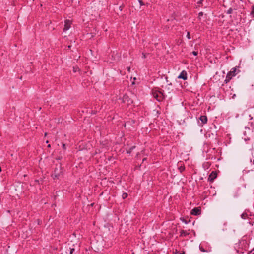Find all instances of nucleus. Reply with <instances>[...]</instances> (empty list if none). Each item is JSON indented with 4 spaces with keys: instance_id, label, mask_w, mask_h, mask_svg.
Listing matches in <instances>:
<instances>
[{
    "instance_id": "obj_6",
    "label": "nucleus",
    "mask_w": 254,
    "mask_h": 254,
    "mask_svg": "<svg viewBox=\"0 0 254 254\" xmlns=\"http://www.w3.org/2000/svg\"><path fill=\"white\" fill-rule=\"evenodd\" d=\"M178 78L179 79H182L184 80H186L187 79V74L186 72L185 71H182L180 75L178 76Z\"/></svg>"
},
{
    "instance_id": "obj_23",
    "label": "nucleus",
    "mask_w": 254,
    "mask_h": 254,
    "mask_svg": "<svg viewBox=\"0 0 254 254\" xmlns=\"http://www.w3.org/2000/svg\"><path fill=\"white\" fill-rule=\"evenodd\" d=\"M203 15V12H200L199 13V15H198V17L200 18V16H202Z\"/></svg>"
},
{
    "instance_id": "obj_17",
    "label": "nucleus",
    "mask_w": 254,
    "mask_h": 254,
    "mask_svg": "<svg viewBox=\"0 0 254 254\" xmlns=\"http://www.w3.org/2000/svg\"><path fill=\"white\" fill-rule=\"evenodd\" d=\"M74 251V248H70V253L69 254H72L73 251Z\"/></svg>"
},
{
    "instance_id": "obj_14",
    "label": "nucleus",
    "mask_w": 254,
    "mask_h": 254,
    "mask_svg": "<svg viewBox=\"0 0 254 254\" xmlns=\"http://www.w3.org/2000/svg\"><path fill=\"white\" fill-rule=\"evenodd\" d=\"M127 197V193H123L122 194V197L123 199H125Z\"/></svg>"
},
{
    "instance_id": "obj_4",
    "label": "nucleus",
    "mask_w": 254,
    "mask_h": 254,
    "mask_svg": "<svg viewBox=\"0 0 254 254\" xmlns=\"http://www.w3.org/2000/svg\"><path fill=\"white\" fill-rule=\"evenodd\" d=\"M152 94L153 97L158 101H161L163 99V94L160 92H154Z\"/></svg>"
},
{
    "instance_id": "obj_19",
    "label": "nucleus",
    "mask_w": 254,
    "mask_h": 254,
    "mask_svg": "<svg viewBox=\"0 0 254 254\" xmlns=\"http://www.w3.org/2000/svg\"><path fill=\"white\" fill-rule=\"evenodd\" d=\"M192 54H193V55H194V56H197V54H198V52H196V51H193V52H192Z\"/></svg>"
},
{
    "instance_id": "obj_29",
    "label": "nucleus",
    "mask_w": 254,
    "mask_h": 254,
    "mask_svg": "<svg viewBox=\"0 0 254 254\" xmlns=\"http://www.w3.org/2000/svg\"><path fill=\"white\" fill-rule=\"evenodd\" d=\"M1 171V167H0V172Z\"/></svg>"
},
{
    "instance_id": "obj_26",
    "label": "nucleus",
    "mask_w": 254,
    "mask_h": 254,
    "mask_svg": "<svg viewBox=\"0 0 254 254\" xmlns=\"http://www.w3.org/2000/svg\"><path fill=\"white\" fill-rule=\"evenodd\" d=\"M200 250H201L202 252H205V251L203 249H202L201 248H200Z\"/></svg>"
},
{
    "instance_id": "obj_21",
    "label": "nucleus",
    "mask_w": 254,
    "mask_h": 254,
    "mask_svg": "<svg viewBox=\"0 0 254 254\" xmlns=\"http://www.w3.org/2000/svg\"><path fill=\"white\" fill-rule=\"evenodd\" d=\"M62 147H63V149L64 150H65L66 149V147H65V144H63Z\"/></svg>"
},
{
    "instance_id": "obj_8",
    "label": "nucleus",
    "mask_w": 254,
    "mask_h": 254,
    "mask_svg": "<svg viewBox=\"0 0 254 254\" xmlns=\"http://www.w3.org/2000/svg\"><path fill=\"white\" fill-rule=\"evenodd\" d=\"M200 213V210L198 208H194L191 210V214L193 215H197Z\"/></svg>"
},
{
    "instance_id": "obj_7",
    "label": "nucleus",
    "mask_w": 254,
    "mask_h": 254,
    "mask_svg": "<svg viewBox=\"0 0 254 254\" xmlns=\"http://www.w3.org/2000/svg\"><path fill=\"white\" fill-rule=\"evenodd\" d=\"M216 173L214 172H212L209 176L208 180L210 182H212L216 178Z\"/></svg>"
},
{
    "instance_id": "obj_10",
    "label": "nucleus",
    "mask_w": 254,
    "mask_h": 254,
    "mask_svg": "<svg viewBox=\"0 0 254 254\" xmlns=\"http://www.w3.org/2000/svg\"><path fill=\"white\" fill-rule=\"evenodd\" d=\"M188 234V233L186 231H185L184 230H182L181 231V232H180V236H186Z\"/></svg>"
},
{
    "instance_id": "obj_5",
    "label": "nucleus",
    "mask_w": 254,
    "mask_h": 254,
    "mask_svg": "<svg viewBox=\"0 0 254 254\" xmlns=\"http://www.w3.org/2000/svg\"><path fill=\"white\" fill-rule=\"evenodd\" d=\"M71 21L69 20H66L64 22V26L63 29L64 32H66L69 29L71 26Z\"/></svg>"
},
{
    "instance_id": "obj_27",
    "label": "nucleus",
    "mask_w": 254,
    "mask_h": 254,
    "mask_svg": "<svg viewBox=\"0 0 254 254\" xmlns=\"http://www.w3.org/2000/svg\"><path fill=\"white\" fill-rule=\"evenodd\" d=\"M130 70V67H128L127 68V70L129 72Z\"/></svg>"
},
{
    "instance_id": "obj_22",
    "label": "nucleus",
    "mask_w": 254,
    "mask_h": 254,
    "mask_svg": "<svg viewBox=\"0 0 254 254\" xmlns=\"http://www.w3.org/2000/svg\"><path fill=\"white\" fill-rule=\"evenodd\" d=\"M142 58H144V59L146 58V55L144 53H142Z\"/></svg>"
},
{
    "instance_id": "obj_20",
    "label": "nucleus",
    "mask_w": 254,
    "mask_h": 254,
    "mask_svg": "<svg viewBox=\"0 0 254 254\" xmlns=\"http://www.w3.org/2000/svg\"><path fill=\"white\" fill-rule=\"evenodd\" d=\"M248 254H254V248L253 250L250 252Z\"/></svg>"
},
{
    "instance_id": "obj_16",
    "label": "nucleus",
    "mask_w": 254,
    "mask_h": 254,
    "mask_svg": "<svg viewBox=\"0 0 254 254\" xmlns=\"http://www.w3.org/2000/svg\"><path fill=\"white\" fill-rule=\"evenodd\" d=\"M251 14L254 17V5L252 6V10L251 12Z\"/></svg>"
},
{
    "instance_id": "obj_2",
    "label": "nucleus",
    "mask_w": 254,
    "mask_h": 254,
    "mask_svg": "<svg viewBox=\"0 0 254 254\" xmlns=\"http://www.w3.org/2000/svg\"><path fill=\"white\" fill-rule=\"evenodd\" d=\"M239 72V70H237V67H235L232 69V70L230 71L227 75V78H229V79H231V78L233 76H235Z\"/></svg>"
},
{
    "instance_id": "obj_25",
    "label": "nucleus",
    "mask_w": 254,
    "mask_h": 254,
    "mask_svg": "<svg viewBox=\"0 0 254 254\" xmlns=\"http://www.w3.org/2000/svg\"><path fill=\"white\" fill-rule=\"evenodd\" d=\"M139 4H140V5H144V3H143V2L142 1L139 0Z\"/></svg>"
},
{
    "instance_id": "obj_1",
    "label": "nucleus",
    "mask_w": 254,
    "mask_h": 254,
    "mask_svg": "<svg viewBox=\"0 0 254 254\" xmlns=\"http://www.w3.org/2000/svg\"><path fill=\"white\" fill-rule=\"evenodd\" d=\"M63 169L60 166H59L55 168L54 173L52 175V176L54 179H59L60 177L63 175Z\"/></svg>"
},
{
    "instance_id": "obj_11",
    "label": "nucleus",
    "mask_w": 254,
    "mask_h": 254,
    "mask_svg": "<svg viewBox=\"0 0 254 254\" xmlns=\"http://www.w3.org/2000/svg\"><path fill=\"white\" fill-rule=\"evenodd\" d=\"M251 127H252V129H250L249 127H245V129H248L249 131H251L253 129H254V125L252 123H251Z\"/></svg>"
},
{
    "instance_id": "obj_18",
    "label": "nucleus",
    "mask_w": 254,
    "mask_h": 254,
    "mask_svg": "<svg viewBox=\"0 0 254 254\" xmlns=\"http://www.w3.org/2000/svg\"><path fill=\"white\" fill-rule=\"evenodd\" d=\"M187 37L188 39H190L191 38L190 32H188L187 34Z\"/></svg>"
},
{
    "instance_id": "obj_13",
    "label": "nucleus",
    "mask_w": 254,
    "mask_h": 254,
    "mask_svg": "<svg viewBox=\"0 0 254 254\" xmlns=\"http://www.w3.org/2000/svg\"><path fill=\"white\" fill-rule=\"evenodd\" d=\"M233 11V9L232 8H230L229 9L227 10L226 13L228 14H231Z\"/></svg>"
},
{
    "instance_id": "obj_12",
    "label": "nucleus",
    "mask_w": 254,
    "mask_h": 254,
    "mask_svg": "<svg viewBox=\"0 0 254 254\" xmlns=\"http://www.w3.org/2000/svg\"><path fill=\"white\" fill-rule=\"evenodd\" d=\"M241 217L243 219H246L247 217V214L246 213H243L241 214Z\"/></svg>"
},
{
    "instance_id": "obj_30",
    "label": "nucleus",
    "mask_w": 254,
    "mask_h": 254,
    "mask_svg": "<svg viewBox=\"0 0 254 254\" xmlns=\"http://www.w3.org/2000/svg\"><path fill=\"white\" fill-rule=\"evenodd\" d=\"M48 147H50V144H49V145H48Z\"/></svg>"
},
{
    "instance_id": "obj_3",
    "label": "nucleus",
    "mask_w": 254,
    "mask_h": 254,
    "mask_svg": "<svg viewBox=\"0 0 254 254\" xmlns=\"http://www.w3.org/2000/svg\"><path fill=\"white\" fill-rule=\"evenodd\" d=\"M122 102L127 103V105H130L133 103V99L130 98L128 95L125 94L122 98Z\"/></svg>"
},
{
    "instance_id": "obj_28",
    "label": "nucleus",
    "mask_w": 254,
    "mask_h": 254,
    "mask_svg": "<svg viewBox=\"0 0 254 254\" xmlns=\"http://www.w3.org/2000/svg\"><path fill=\"white\" fill-rule=\"evenodd\" d=\"M145 159H146V158H144V159H143V161H145Z\"/></svg>"
},
{
    "instance_id": "obj_9",
    "label": "nucleus",
    "mask_w": 254,
    "mask_h": 254,
    "mask_svg": "<svg viewBox=\"0 0 254 254\" xmlns=\"http://www.w3.org/2000/svg\"><path fill=\"white\" fill-rule=\"evenodd\" d=\"M199 119L203 124L206 123L207 122V118L206 116H201Z\"/></svg>"
},
{
    "instance_id": "obj_24",
    "label": "nucleus",
    "mask_w": 254,
    "mask_h": 254,
    "mask_svg": "<svg viewBox=\"0 0 254 254\" xmlns=\"http://www.w3.org/2000/svg\"><path fill=\"white\" fill-rule=\"evenodd\" d=\"M72 240H71L70 243H69V244H69V245H72L73 246H75V244H71V243H72Z\"/></svg>"
},
{
    "instance_id": "obj_15",
    "label": "nucleus",
    "mask_w": 254,
    "mask_h": 254,
    "mask_svg": "<svg viewBox=\"0 0 254 254\" xmlns=\"http://www.w3.org/2000/svg\"><path fill=\"white\" fill-rule=\"evenodd\" d=\"M73 71L74 72H76L77 71H79L78 67H73Z\"/></svg>"
}]
</instances>
